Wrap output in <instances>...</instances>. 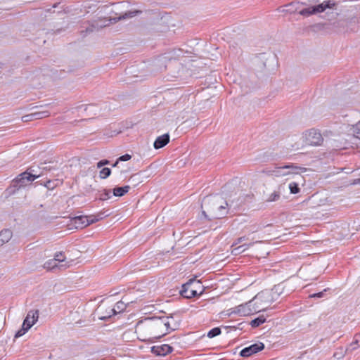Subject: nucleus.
<instances>
[{
  "label": "nucleus",
  "instance_id": "39448f33",
  "mask_svg": "<svg viewBox=\"0 0 360 360\" xmlns=\"http://www.w3.org/2000/svg\"><path fill=\"white\" fill-rule=\"evenodd\" d=\"M283 286L282 284L274 285L271 290H264L260 292V295L257 299H263L266 303H273L278 300L283 293Z\"/></svg>",
  "mask_w": 360,
  "mask_h": 360
},
{
  "label": "nucleus",
  "instance_id": "864d4df0",
  "mask_svg": "<svg viewBox=\"0 0 360 360\" xmlns=\"http://www.w3.org/2000/svg\"><path fill=\"white\" fill-rule=\"evenodd\" d=\"M3 245L1 244V243L0 242V247H1Z\"/></svg>",
  "mask_w": 360,
  "mask_h": 360
},
{
  "label": "nucleus",
  "instance_id": "e433bc0d",
  "mask_svg": "<svg viewBox=\"0 0 360 360\" xmlns=\"http://www.w3.org/2000/svg\"><path fill=\"white\" fill-rule=\"evenodd\" d=\"M108 164H110V161L109 160H100L99 162H97L96 166H97L98 168H101L103 166L107 165Z\"/></svg>",
  "mask_w": 360,
  "mask_h": 360
},
{
  "label": "nucleus",
  "instance_id": "6e6d98bb",
  "mask_svg": "<svg viewBox=\"0 0 360 360\" xmlns=\"http://www.w3.org/2000/svg\"><path fill=\"white\" fill-rule=\"evenodd\" d=\"M358 181H359V183H360V179H359Z\"/></svg>",
  "mask_w": 360,
  "mask_h": 360
},
{
  "label": "nucleus",
  "instance_id": "a18cd8bd",
  "mask_svg": "<svg viewBox=\"0 0 360 360\" xmlns=\"http://www.w3.org/2000/svg\"><path fill=\"white\" fill-rule=\"evenodd\" d=\"M34 311H35V310L30 311L25 319H27L30 321V319H32V315Z\"/></svg>",
  "mask_w": 360,
  "mask_h": 360
},
{
  "label": "nucleus",
  "instance_id": "4468645a",
  "mask_svg": "<svg viewBox=\"0 0 360 360\" xmlns=\"http://www.w3.org/2000/svg\"><path fill=\"white\" fill-rule=\"evenodd\" d=\"M151 350L157 356H165L171 353L173 349L169 345L164 344L160 346H153Z\"/></svg>",
  "mask_w": 360,
  "mask_h": 360
},
{
  "label": "nucleus",
  "instance_id": "7c9ffc66",
  "mask_svg": "<svg viewBox=\"0 0 360 360\" xmlns=\"http://www.w3.org/2000/svg\"><path fill=\"white\" fill-rule=\"evenodd\" d=\"M129 181L134 183V186L138 185L141 182L140 174H135L131 176Z\"/></svg>",
  "mask_w": 360,
  "mask_h": 360
},
{
  "label": "nucleus",
  "instance_id": "aec40b11",
  "mask_svg": "<svg viewBox=\"0 0 360 360\" xmlns=\"http://www.w3.org/2000/svg\"><path fill=\"white\" fill-rule=\"evenodd\" d=\"M13 233L10 229H4L0 232V242L2 245L8 243L12 238Z\"/></svg>",
  "mask_w": 360,
  "mask_h": 360
},
{
  "label": "nucleus",
  "instance_id": "cd10ccee",
  "mask_svg": "<svg viewBox=\"0 0 360 360\" xmlns=\"http://www.w3.org/2000/svg\"><path fill=\"white\" fill-rule=\"evenodd\" d=\"M35 120L42 119L49 117L50 113L48 111H37L33 112Z\"/></svg>",
  "mask_w": 360,
  "mask_h": 360
},
{
  "label": "nucleus",
  "instance_id": "f8f14e48",
  "mask_svg": "<svg viewBox=\"0 0 360 360\" xmlns=\"http://www.w3.org/2000/svg\"><path fill=\"white\" fill-rule=\"evenodd\" d=\"M75 110L77 112H80L83 110L86 112L85 116L86 117H91L93 115H96L99 111V108L94 104H89V105H80L75 108Z\"/></svg>",
  "mask_w": 360,
  "mask_h": 360
},
{
  "label": "nucleus",
  "instance_id": "6e6552de",
  "mask_svg": "<svg viewBox=\"0 0 360 360\" xmlns=\"http://www.w3.org/2000/svg\"><path fill=\"white\" fill-rule=\"evenodd\" d=\"M255 304L251 300L249 302L238 305L235 308L234 312L238 314L240 316H249L258 312L257 307H254Z\"/></svg>",
  "mask_w": 360,
  "mask_h": 360
},
{
  "label": "nucleus",
  "instance_id": "f03ea898",
  "mask_svg": "<svg viewBox=\"0 0 360 360\" xmlns=\"http://www.w3.org/2000/svg\"><path fill=\"white\" fill-rule=\"evenodd\" d=\"M202 286L199 281L190 280L182 285L180 294L185 298H192L202 293Z\"/></svg>",
  "mask_w": 360,
  "mask_h": 360
},
{
  "label": "nucleus",
  "instance_id": "09e8293b",
  "mask_svg": "<svg viewBox=\"0 0 360 360\" xmlns=\"http://www.w3.org/2000/svg\"><path fill=\"white\" fill-rule=\"evenodd\" d=\"M119 162L120 161H118V159H117V161L112 165V167H117Z\"/></svg>",
  "mask_w": 360,
  "mask_h": 360
},
{
  "label": "nucleus",
  "instance_id": "6ab92c4d",
  "mask_svg": "<svg viewBox=\"0 0 360 360\" xmlns=\"http://www.w3.org/2000/svg\"><path fill=\"white\" fill-rule=\"evenodd\" d=\"M38 318H39V310H35V311H34L32 315V321H30L27 319H25L22 327L25 328V329H27L28 330L35 323V322L38 320Z\"/></svg>",
  "mask_w": 360,
  "mask_h": 360
},
{
  "label": "nucleus",
  "instance_id": "c85d7f7f",
  "mask_svg": "<svg viewBox=\"0 0 360 360\" xmlns=\"http://www.w3.org/2000/svg\"><path fill=\"white\" fill-rule=\"evenodd\" d=\"M289 189L290 191V193L292 194H297L300 192V188L297 183L292 182L289 184Z\"/></svg>",
  "mask_w": 360,
  "mask_h": 360
},
{
  "label": "nucleus",
  "instance_id": "393cba45",
  "mask_svg": "<svg viewBox=\"0 0 360 360\" xmlns=\"http://www.w3.org/2000/svg\"><path fill=\"white\" fill-rule=\"evenodd\" d=\"M110 194H111L110 189H103L102 191H101L99 200H106L111 197Z\"/></svg>",
  "mask_w": 360,
  "mask_h": 360
},
{
  "label": "nucleus",
  "instance_id": "423d86ee",
  "mask_svg": "<svg viewBox=\"0 0 360 360\" xmlns=\"http://www.w3.org/2000/svg\"><path fill=\"white\" fill-rule=\"evenodd\" d=\"M169 319H172V317L151 316L146 319L145 321L148 322L152 326H155L160 329L165 328L166 331L174 330V328L172 327L169 323Z\"/></svg>",
  "mask_w": 360,
  "mask_h": 360
},
{
  "label": "nucleus",
  "instance_id": "f257e3e1",
  "mask_svg": "<svg viewBox=\"0 0 360 360\" xmlns=\"http://www.w3.org/2000/svg\"><path fill=\"white\" fill-rule=\"evenodd\" d=\"M228 203L218 197L204 198L201 207L202 214L208 220L222 219L228 214Z\"/></svg>",
  "mask_w": 360,
  "mask_h": 360
},
{
  "label": "nucleus",
  "instance_id": "a19ab883",
  "mask_svg": "<svg viewBox=\"0 0 360 360\" xmlns=\"http://www.w3.org/2000/svg\"><path fill=\"white\" fill-rule=\"evenodd\" d=\"M136 13H138V11L129 12L128 13H125L124 16H123V18L133 17L136 15Z\"/></svg>",
  "mask_w": 360,
  "mask_h": 360
},
{
  "label": "nucleus",
  "instance_id": "a211bd4d",
  "mask_svg": "<svg viewBox=\"0 0 360 360\" xmlns=\"http://www.w3.org/2000/svg\"><path fill=\"white\" fill-rule=\"evenodd\" d=\"M261 243V241L252 242V243H250L248 244L245 243V244H243V245L237 246V247H235V246L231 247L232 248L231 254L233 255H240V253L245 252L250 247L252 246L255 243Z\"/></svg>",
  "mask_w": 360,
  "mask_h": 360
},
{
  "label": "nucleus",
  "instance_id": "58836bf2",
  "mask_svg": "<svg viewBox=\"0 0 360 360\" xmlns=\"http://www.w3.org/2000/svg\"><path fill=\"white\" fill-rule=\"evenodd\" d=\"M327 290L325 289L323 290V291L321 292H317V293H314V294H312L309 297H317V298H321V297H323V295H324V292L326 291Z\"/></svg>",
  "mask_w": 360,
  "mask_h": 360
},
{
  "label": "nucleus",
  "instance_id": "79ce46f5",
  "mask_svg": "<svg viewBox=\"0 0 360 360\" xmlns=\"http://www.w3.org/2000/svg\"><path fill=\"white\" fill-rule=\"evenodd\" d=\"M28 172H31L32 174H37V172L36 170V169L34 168V167H30V168H28V169L27 170Z\"/></svg>",
  "mask_w": 360,
  "mask_h": 360
},
{
  "label": "nucleus",
  "instance_id": "5fc2aeb1",
  "mask_svg": "<svg viewBox=\"0 0 360 360\" xmlns=\"http://www.w3.org/2000/svg\"><path fill=\"white\" fill-rule=\"evenodd\" d=\"M172 319H169V323L171 324L172 323V321H171Z\"/></svg>",
  "mask_w": 360,
  "mask_h": 360
},
{
  "label": "nucleus",
  "instance_id": "603ef678",
  "mask_svg": "<svg viewBox=\"0 0 360 360\" xmlns=\"http://www.w3.org/2000/svg\"><path fill=\"white\" fill-rule=\"evenodd\" d=\"M106 317L105 316H103V317H101V319H105Z\"/></svg>",
  "mask_w": 360,
  "mask_h": 360
},
{
  "label": "nucleus",
  "instance_id": "ea45409f",
  "mask_svg": "<svg viewBox=\"0 0 360 360\" xmlns=\"http://www.w3.org/2000/svg\"><path fill=\"white\" fill-rule=\"evenodd\" d=\"M341 352H335L334 354V356L337 359H340L343 357L346 354H345V349L343 348H340Z\"/></svg>",
  "mask_w": 360,
  "mask_h": 360
},
{
  "label": "nucleus",
  "instance_id": "de8ad7c7",
  "mask_svg": "<svg viewBox=\"0 0 360 360\" xmlns=\"http://www.w3.org/2000/svg\"><path fill=\"white\" fill-rule=\"evenodd\" d=\"M354 136L357 138V139H360V130L359 129H357L354 131Z\"/></svg>",
  "mask_w": 360,
  "mask_h": 360
},
{
  "label": "nucleus",
  "instance_id": "a878e982",
  "mask_svg": "<svg viewBox=\"0 0 360 360\" xmlns=\"http://www.w3.org/2000/svg\"><path fill=\"white\" fill-rule=\"evenodd\" d=\"M221 333V328H219V327H215L212 329H211L208 333H207V337L209 338H213L219 335H220Z\"/></svg>",
  "mask_w": 360,
  "mask_h": 360
},
{
  "label": "nucleus",
  "instance_id": "37998d69",
  "mask_svg": "<svg viewBox=\"0 0 360 360\" xmlns=\"http://www.w3.org/2000/svg\"><path fill=\"white\" fill-rule=\"evenodd\" d=\"M259 60H263L264 59H266V55L265 53H259L257 57Z\"/></svg>",
  "mask_w": 360,
  "mask_h": 360
},
{
  "label": "nucleus",
  "instance_id": "dca6fc26",
  "mask_svg": "<svg viewBox=\"0 0 360 360\" xmlns=\"http://www.w3.org/2000/svg\"><path fill=\"white\" fill-rule=\"evenodd\" d=\"M169 142V135L165 134L160 136H158L154 143L153 146L155 149H160L165 146Z\"/></svg>",
  "mask_w": 360,
  "mask_h": 360
},
{
  "label": "nucleus",
  "instance_id": "9b49d317",
  "mask_svg": "<svg viewBox=\"0 0 360 360\" xmlns=\"http://www.w3.org/2000/svg\"><path fill=\"white\" fill-rule=\"evenodd\" d=\"M285 191L286 187L284 184L278 185L276 189L267 195L265 200L266 202H272L278 201L281 199L283 193H284Z\"/></svg>",
  "mask_w": 360,
  "mask_h": 360
},
{
  "label": "nucleus",
  "instance_id": "b1692460",
  "mask_svg": "<svg viewBox=\"0 0 360 360\" xmlns=\"http://www.w3.org/2000/svg\"><path fill=\"white\" fill-rule=\"evenodd\" d=\"M265 322H266V317L264 315H260L258 317H257L251 321L250 326L252 328H257Z\"/></svg>",
  "mask_w": 360,
  "mask_h": 360
},
{
  "label": "nucleus",
  "instance_id": "c9c22d12",
  "mask_svg": "<svg viewBox=\"0 0 360 360\" xmlns=\"http://www.w3.org/2000/svg\"><path fill=\"white\" fill-rule=\"evenodd\" d=\"M27 331V329H25V328L22 327V328L20 330H19L15 333V338H20V337L22 336Z\"/></svg>",
  "mask_w": 360,
  "mask_h": 360
},
{
  "label": "nucleus",
  "instance_id": "f3484780",
  "mask_svg": "<svg viewBox=\"0 0 360 360\" xmlns=\"http://www.w3.org/2000/svg\"><path fill=\"white\" fill-rule=\"evenodd\" d=\"M69 265H68L66 263L62 264H57L56 262L53 259H49V261L46 262L44 264V268L48 270H54L56 269H65Z\"/></svg>",
  "mask_w": 360,
  "mask_h": 360
},
{
  "label": "nucleus",
  "instance_id": "1a4fd4ad",
  "mask_svg": "<svg viewBox=\"0 0 360 360\" xmlns=\"http://www.w3.org/2000/svg\"><path fill=\"white\" fill-rule=\"evenodd\" d=\"M306 141L311 146H320L323 139L321 134L316 129H311L306 134Z\"/></svg>",
  "mask_w": 360,
  "mask_h": 360
},
{
  "label": "nucleus",
  "instance_id": "72a5a7b5",
  "mask_svg": "<svg viewBox=\"0 0 360 360\" xmlns=\"http://www.w3.org/2000/svg\"><path fill=\"white\" fill-rule=\"evenodd\" d=\"M285 7H286L287 9H283L281 11H283V12L287 11L289 13H293L296 11V9L294 8V4L292 3L285 5Z\"/></svg>",
  "mask_w": 360,
  "mask_h": 360
},
{
  "label": "nucleus",
  "instance_id": "c03bdc74",
  "mask_svg": "<svg viewBox=\"0 0 360 360\" xmlns=\"http://www.w3.org/2000/svg\"><path fill=\"white\" fill-rule=\"evenodd\" d=\"M360 340V335L356 334L354 335V344H358Z\"/></svg>",
  "mask_w": 360,
  "mask_h": 360
},
{
  "label": "nucleus",
  "instance_id": "bb28decb",
  "mask_svg": "<svg viewBox=\"0 0 360 360\" xmlns=\"http://www.w3.org/2000/svg\"><path fill=\"white\" fill-rule=\"evenodd\" d=\"M111 174V169L108 167L103 168L99 172L101 179H106Z\"/></svg>",
  "mask_w": 360,
  "mask_h": 360
},
{
  "label": "nucleus",
  "instance_id": "20e7f679",
  "mask_svg": "<svg viewBox=\"0 0 360 360\" xmlns=\"http://www.w3.org/2000/svg\"><path fill=\"white\" fill-rule=\"evenodd\" d=\"M41 175V174H34L31 172H28L27 171L21 173L14 180H13L12 187L15 189L11 192L14 193L15 190H18L20 188L25 186L30 182H32L39 178Z\"/></svg>",
  "mask_w": 360,
  "mask_h": 360
},
{
  "label": "nucleus",
  "instance_id": "2eb2a0df",
  "mask_svg": "<svg viewBox=\"0 0 360 360\" xmlns=\"http://www.w3.org/2000/svg\"><path fill=\"white\" fill-rule=\"evenodd\" d=\"M260 295V292L257 293L252 300H251L252 302H253L255 304H253L254 307H257V309H258V312L262 311H266V309L268 308V307L271 303H266L264 302V300L262 298L257 299L258 296Z\"/></svg>",
  "mask_w": 360,
  "mask_h": 360
},
{
  "label": "nucleus",
  "instance_id": "2f4dec72",
  "mask_svg": "<svg viewBox=\"0 0 360 360\" xmlns=\"http://www.w3.org/2000/svg\"><path fill=\"white\" fill-rule=\"evenodd\" d=\"M21 120H22V121L23 122H30V121H32V120H35V117H34V113L32 112L30 114H27V115H23L21 117Z\"/></svg>",
  "mask_w": 360,
  "mask_h": 360
},
{
  "label": "nucleus",
  "instance_id": "8fccbe9b",
  "mask_svg": "<svg viewBox=\"0 0 360 360\" xmlns=\"http://www.w3.org/2000/svg\"><path fill=\"white\" fill-rule=\"evenodd\" d=\"M39 169H46V167L43 166V167H39Z\"/></svg>",
  "mask_w": 360,
  "mask_h": 360
},
{
  "label": "nucleus",
  "instance_id": "7ed1b4c3",
  "mask_svg": "<svg viewBox=\"0 0 360 360\" xmlns=\"http://www.w3.org/2000/svg\"><path fill=\"white\" fill-rule=\"evenodd\" d=\"M337 4L335 0H326L318 5L305 8L299 11V13L304 16H309L318 13H322L327 8H333Z\"/></svg>",
  "mask_w": 360,
  "mask_h": 360
},
{
  "label": "nucleus",
  "instance_id": "c756f323",
  "mask_svg": "<svg viewBox=\"0 0 360 360\" xmlns=\"http://www.w3.org/2000/svg\"><path fill=\"white\" fill-rule=\"evenodd\" d=\"M53 259L56 262H63L65 260V257L63 252H58L55 254Z\"/></svg>",
  "mask_w": 360,
  "mask_h": 360
},
{
  "label": "nucleus",
  "instance_id": "412c9836",
  "mask_svg": "<svg viewBox=\"0 0 360 360\" xmlns=\"http://www.w3.org/2000/svg\"><path fill=\"white\" fill-rule=\"evenodd\" d=\"M130 189L129 186H124L122 187H115L113 188V195L116 197H122L129 192Z\"/></svg>",
  "mask_w": 360,
  "mask_h": 360
},
{
  "label": "nucleus",
  "instance_id": "4be33fe9",
  "mask_svg": "<svg viewBox=\"0 0 360 360\" xmlns=\"http://www.w3.org/2000/svg\"><path fill=\"white\" fill-rule=\"evenodd\" d=\"M109 215L110 213H108V211H102L96 215H90V222L91 224L95 223Z\"/></svg>",
  "mask_w": 360,
  "mask_h": 360
},
{
  "label": "nucleus",
  "instance_id": "473e14b6",
  "mask_svg": "<svg viewBox=\"0 0 360 360\" xmlns=\"http://www.w3.org/2000/svg\"><path fill=\"white\" fill-rule=\"evenodd\" d=\"M359 347L358 344H354V342H352L348 347H347L345 349V354L352 352L354 349H356Z\"/></svg>",
  "mask_w": 360,
  "mask_h": 360
},
{
  "label": "nucleus",
  "instance_id": "3c124183",
  "mask_svg": "<svg viewBox=\"0 0 360 360\" xmlns=\"http://www.w3.org/2000/svg\"><path fill=\"white\" fill-rule=\"evenodd\" d=\"M166 333H162V335H159L158 337H161L162 335H164Z\"/></svg>",
  "mask_w": 360,
  "mask_h": 360
},
{
  "label": "nucleus",
  "instance_id": "ddd939ff",
  "mask_svg": "<svg viewBox=\"0 0 360 360\" xmlns=\"http://www.w3.org/2000/svg\"><path fill=\"white\" fill-rule=\"evenodd\" d=\"M72 224L76 229H83L90 224V215L89 216H76L72 218Z\"/></svg>",
  "mask_w": 360,
  "mask_h": 360
},
{
  "label": "nucleus",
  "instance_id": "0eeeda50",
  "mask_svg": "<svg viewBox=\"0 0 360 360\" xmlns=\"http://www.w3.org/2000/svg\"><path fill=\"white\" fill-rule=\"evenodd\" d=\"M278 170L273 171L276 176H286L290 174H298L299 172H305L306 169L304 167H298L294 164H288L281 167H277Z\"/></svg>",
  "mask_w": 360,
  "mask_h": 360
},
{
  "label": "nucleus",
  "instance_id": "5701e85b",
  "mask_svg": "<svg viewBox=\"0 0 360 360\" xmlns=\"http://www.w3.org/2000/svg\"><path fill=\"white\" fill-rule=\"evenodd\" d=\"M126 307V304L122 301H120L116 303L114 308L110 309V311L112 313V314L115 315L117 313H120L124 311Z\"/></svg>",
  "mask_w": 360,
  "mask_h": 360
},
{
  "label": "nucleus",
  "instance_id": "9d476101",
  "mask_svg": "<svg viewBox=\"0 0 360 360\" xmlns=\"http://www.w3.org/2000/svg\"><path fill=\"white\" fill-rule=\"evenodd\" d=\"M264 349V343L259 342L243 349L240 352V355L243 357H248L263 350Z\"/></svg>",
  "mask_w": 360,
  "mask_h": 360
},
{
  "label": "nucleus",
  "instance_id": "4c0bfd02",
  "mask_svg": "<svg viewBox=\"0 0 360 360\" xmlns=\"http://www.w3.org/2000/svg\"><path fill=\"white\" fill-rule=\"evenodd\" d=\"M131 158V155L129 154H124L118 158V161H128Z\"/></svg>",
  "mask_w": 360,
  "mask_h": 360
},
{
  "label": "nucleus",
  "instance_id": "f704fd0d",
  "mask_svg": "<svg viewBox=\"0 0 360 360\" xmlns=\"http://www.w3.org/2000/svg\"><path fill=\"white\" fill-rule=\"evenodd\" d=\"M246 237L245 236H242V237H240V238H238L232 244L231 247H234V246H236L237 245H238L239 243L245 241L246 240Z\"/></svg>",
  "mask_w": 360,
  "mask_h": 360
},
{
  "label": "nucleus",
  "instance_id": "49530a36",
  "mask_svg": "<svg viewBox=\"0 0 360 360\" xmlns=\"http://www.w3.org/2000/svg\"><path fill=\"white\" fill-rule=\"evenodd\" d=\"M94 30V27L93 26H90V27H88L86 28V33H89V32H92Z\"/></svg>",
  "mask_w": 360,
  "mask_h": 360
}]
</instances>
